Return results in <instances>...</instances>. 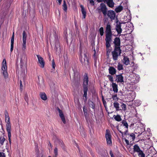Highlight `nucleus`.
<instances>
[{"label": "nucleus", "instance_id": "nucleus-29", "mask_svg": "<svg viewBox=\"0 0 157 157\" xmlns=\"http://www.w3.org/2000/svg\"><path fill=\"white\" fill-rule=\"evenodd\" d=\"M113 117L115 120L117 121H121V118L120 115H114Z\"/></svg>", "mask_w": 157, "mask_h": 157}, {"label": "nucleus", "instance_id": "nucleus-11", "mask_svg": "<svg viewBox=\"0 0 157 157\" xmlns=\"http://www.w3.org/2000/svg\"><path fill=\"white\" fill-rule=\"evenodd\" d=\"M116 78L115 81L117 83L121 82L122 83L124 82L123 80L124 78L121 74L116 75Z\"/></svg>", "mask_w": 157, "mask_h": 157}, {"label": "nucleus", "instance_id": "nucleus-50", "mask_svg": "<svg viewBox=\"0 0 157 157\" xmlns=\"http://www.w3.org/2000/svg\"><path fill=\"white\" fill-rule=\"evenodd\" d=\"M125 141L127 145H128L129 144V142L127 139H125Z\"/></svg>", "mask_w": 157, "mask_h": 157}, {"label": "nucleus", "instance_id": "nucleus-13", "mask_svg": "<svg viewBox=\"0 0 157 157\" xmlns=\"http://www.w3.org/2000/svg\"><path fill=\"white\" fill-rule=\"evenodd\" d=\"M111 42L112 40L109 41L108 43H107V42L106 41L105 46L106 48L107 54L108 56L109 55L111 51V49H110L109 48L111 46Z\"/></svg>", "mask_w": 157, "mask_h": 157}, {"label": "nucleus", "instance_id": "nucleus-9", "mask_svg": "<svg viewBox=\"0 0 157 157\" xmlns=\"http://www.w3.org/2000/svg\"><path fill=\"white\" fill-rule=\"evenodd\" d=\"M5 119L6 121L7 120L6 124V129H11V124L10 121V118L8 113L5 115Z\"/></svg>", "mask_w": 157, "mask_h": 157}, {"label": "nucleus", "instance_id": "nucleus-54", "mask_svg": "<svg viewBox=\"0 0 157 157\" xmlns=\"http://www.w3.org/2000/svg\"><path fill=\"white\" fill-rule=\"evenodd\" d=\"M119 132H120L121 134H122V135L123 134V132H122L121 131V130H119Z\"/></svg>", "mask_w": 157, "mask_h": 157}, {"label": "nucleus", "instance_id": "nucleus-8", "mask_svg": "<svg viewBox=\"0 0 157 157\" xmlns=\"http://www.w3.org/2000/svg\"><path fill=\"white\" fill-rule=\"evenodd\" d=\"M36 56L38 58V62L40 64L39 66L43 68L44 67L45 64L43 58L39 55H36Z\"/></svg>", "mask_w": 157, "mask_h": 157}, {"label": "nucleus", "instance_id": "nucleus-19", "mask_svg": "<svg viewBox=\"0 0 157 157\" xmlns=\"http://www.w3.org/2000/svg\"><path fill=\"white\" fill-rule=\"evenodd\" d=\"M123 63L126 66L128 65L130 63L129 58L126 56H124L123 59Z\"/></svg>", "mask_w": 157, "mask_h": 157}, {"label": "nucleus", "instance_id": "nucleus-58", "mask_svg": "<svg viewBox=\"0 0 157 157\" xmlns=\"http://www.w3.org/2000/svg\"><path fill=\"white\" fill-rule=\"evenodd\" d=\"M39 76L38 77V78H39Z\"/></svg>", "mask_w": 157, "mask_h": 157}, {"label": "nucleus", "instance_id": "nucleus-17", "mask_svg": "<svg viewBox=\"0 0 157 157\" xmlns=\"http://www.w3.org/2000/svg\"><path fill=\"white\" fill-rule=\"evenodd\" d=\"M109 73L111 75H115L116 72V69L113 67H110L109 69Z\"/></svg>", "mask_w": 157, "mask_h": 157}, {"label": "nucleus", "instance_id": "nucleus-27", "mask_svg": "<svg viewBox=\"0 0 157 157\" xmlns=\"http://www.w3.org/2000/svg\"><path fill=\"white\" fill-rule=\"evenodd\" d=\"M14 41V36H12L11 40L10 51L11 52L13 50Z\"/></svg>", "mask_w": 157, "mask_h": 157}, {"label": "nucleus", "instance_id": "nucleus-24", "mask_svg": "<svg viewBox=\"0 0 157 157\" xmlns=\"http://www.w3.org/2000/svg\"><path fill=\"white\" fill-rule=\"evenodd\" d=\"M133 149L134 152H136L138 153L141 151L140 147L137 144H135L134 146Z\"/></svg>", "mask_w": 157, "mask_h": 157}, {"label": "nucleus", "instance_id": "nucleus-33", "mask_svg": "<svg viewBox=\"0 0 157 157\" xmlns=\"http://www.w3.org/2000/svg\"><path fill=\"white\" fill-rule=\"evenodd\" d=\"M5 138L3 136H0V145H3L4 142L5 141Z\"/></svg>", "mask_w": 157, "mask_h": 157}, {"label": "nucleus", "instance_id": "nucleus-15", "mask_svg": "<svg viewBox=\"0 0 157 157\" xmlns=\"http://www.w3.org/2000/svg\"><path fill=\"white\" fill-rule=\"evenodd\" d=\"M121 24L120 23H117L116 26V30L118 34H120L122 31V29L121 28Z\"/></svg>", "mask_w": 157, "mask_h": 157}, {"label": "nucleus", "instance_id": "nucleus-32", "mask_svg": "<svg viewBox=\"0 0 157 157\" xmlns=\"http://www.w3.org/2000/svg\"><path fill=\"white\" fill-rule=\"evenodd\" d=\"M117 69L119 71L123 70V65L120 63H118L117 66Z\"/></svg>", "mask_w": 157, "mask_h": 157}, {"label": "nucleus", "instance_id": "nucleus-4", "mask_svg": "<svg viewBox=\"0 0 157 157\" xmlns=\"http://www.w3.org/2000/svg\"><path fill=\"white\" fill-rule=\"evenodd\" d=\"M6 62L5 59H3L2 62V69L3 71V74L5 77L6 78L8 76V73L7 71Z\"/></svg>", "mask_w": 157, "mask_h": 157}, {"label": "nucleus", "instance_id": "nucleus-51", "mask_svg": "<svg viewBox=\"0 0 157 157\" xmlns=\"http://www.w3.org/2000/svg\"><path fill=\"white\" fill-rule=\"evenodd\" d=\"M110 155L111 156V157H114V156H113V154L112 153V152L111 151H110Z\"/></svg>", "mask_w": 157, "mask_h": 157}, {"label": "nucleus", "instance_id": "nucleus-2", "mask_svg": "<svg viewBox=\"0 0 157 157\" xmlns=\"http://www.w3.org/2000/svg\"><path fill=\"white\" fill-rule=\"evenodd\" d=\"M105 41L107 43L109 41L112 40V32L111 30V26L110 25L107 24L105 29Z\"/></svg>", "mask_w": 157, "mask_h": 157}, {"label": "nucleus", "instance_id": "nucleus-34", "mask_svg": "<svg viewBox=\"0 0 157 157\" xmlns=\"http://www.w3.org/2000/svg\"><path fill=\"white\" fill-rule=\"evenodd\" d=\"M63 10L65 12H67V6L66 2L65 0H64L63 4Z\"/></svg>", "mask_w": 157, "mask_h": 157}, {"label": "nucleus", "instance_id": "nucleus-3", "mask_svg": "<svg viewBox=\"0 0 157 157\" xmlns=\"http://www.w3.org/2000/svg\"><path fill=\"white\" fill-rule=\"evenodd\" d=\"M121 53V50L120 47H115L114 51L112 52L113 58L114 60L117 59L118 56L120 55Z\"/></svg>", "mask_w": 157, "mask_h": 157}, {"label": "nucleus", "instance_id": "nucleus-56", "mask_svg": "<svg viewBox=\"0 0 157 157\" xmlns=\"http://www.w3.org/2000/svg\"><path fill=\"white\" fill-rule=\"evenodd\" d=\"M14 36V33H13V35H12V36Z\"/></svg>", "mask_w": 157, "mask_h": 157}, {"label": "nucleus", "instance_id": "nucleus-22", "mask_svg": "<svg viewBox=\"0 0 157 157\" xmlns=\"http://www.w3.org/2000/svg\"><path fill=\"white\" fill-rule=\"evenodd\" d=\"M40 95L41 98L44 101H45L47 99V96L45 93H40Z\"/></svg>", "mask_w": 157, "mask_h": 157}, {"label": "nucleus", "instance_id": "nucleus-30", "mask_svg": "<svg viewBox=\"0 0 157 157\" xmlns=\"http://www.w3.org/2000/svg\"><path fill=\"white\" fill-rule=\"evenodd\" d=\"M56 141L59 144V145L60 146L63 148H64V144L63 143V142L61 140L59 139H57Z\"/></svg>", "mask_w": 157, "mask_h": 157}, {"label": "nucleus", "instance_id": "nucleus-55", "mask_svg": "<svg viewBox=\"0 0 157 157\" xmlns=\"http://www.w3.org/2000/svg\"><path fill=\"white\" fill-rule=\"evenodd\" d=\"M20 62L21 63H22V62H23V60H22V58H21V60H20Z\"/></svg>", "mask_w": 157, "mask_h": 157}, {"label": "nucleus", "instance_id": "nucleus-7", "mask_svg": "<svg viewBox=\"0 0 157 157\" xmlns=\"http://www.w3.org/2000/svg\"><path fill=\"white\" fill-rule=\"evenodd\" d=\"M99 12H102L105 16L107 14V8L105 4L103 3H101L100 4Z\"/></svg>", "mask_w": 157, "mask_h": 157}, {"label": "nucleus", "instance_id": "nucleus-18", "mask_svg": "<svg viewBox=\"0 0 157 157\" xmlns=\"http://www.w3.org/2000/svg\"><path fill=\"white\" fill-rule=\"evenodd\" d=\"M113 89V91L115 93H117L118 91V85L115 83L113 82L111 85Z\"/></svg>", "mask_w": 157, "mask_h": 157}, {"label": "nucleus", "instance_id": "nucleus-36", "mask_svg": "<svg viewBox=\"0 0 157 157\" xmlns=\"http://www.w3.org/2000/svg\"><path fill=\"white\" fill-rule=\"evenodd\" d=\"M138 155L140 157H145V154L142 150L138 153Z\"/></svg>", "mask_w": 157, "mask_h": 157}, {"label": "nucleus", "instance_id": "nucleus-40", "mask_svg": "<svg viewBox=\"0 0 157 157\" xmlns=\"http://www.w3.org/2000/svg\"><path fill=\"white\" fill-rule=\"evenodd\" d=\"M134 77H136L135 80H132V82L134 83L138 82L139 80V77L138 76H136V75H135Z\"/></svg>", "mask_w": 157, "mask_h": 157}, {"label": "nucleus", "instance_id": "nucleus-5", "mask_svg": "<svg viewBox=\"0 0 157 157\" xmlns=\"http://www.w3.org/2000/svg\"><path fill=\"white\" fill-rule=\"evenodd\" d=\"M105 137L106 138L107 144L109 145L112 144L111 135L109 130L107 129L105 131Z\"/></svg>", "mask_w": 157, "mask_h": 157}, {"label": "nucleus", "instance_id": "nucleus-43", "mask_svg": "<svg viewBox=\"0 0 157 157\" xmlns=\"http://www.w3.org/2000/svg\"><path fill=\"white\" fill-rule=\"evenodd\" d=\"M25 101L27 102L29 100V97L27 94H25Z\"/></svg>", "mask_w": 157, "mask_h": 157}, {"label": "nucleus", "instance_id": "nucleus-6", "mask_svg": "<svg viewBox=\"0 0 157 157\" xmlns=\"http://www.w3.org/2000/svg\"><path fill=\"white\" fill-rule=\"evenodd\" d=\"M23 38V44L22 46V49L23 51H25L26 49V39L27 36V35L25 31H24L22 34Z\"/></svg>", "mask_w": 157, "mask_h": 157}, {"label": "nucleus", "instance_id": "nucleus-45", "mask_svg": "<svg viewBox=\"0 0 157 157\" xmlns=\"http://www.w3.org/2000/svg\"><path fill=\"white\" fill-rule=\"evenodd\" d=\"M52 68L53 69H55V66H56V65H55V62H54V59H53L52 60Z\"/></svg>", "mask_w": 157, "mask_h": 157}, {"label": "nucleus", "instance_id": "nucleus-31", "mask_svg": "<svg viewBox=\"0 0 157 157\" xmlns=\"http://www.w3.org/2000/svg\"><path fill=\"white\" fill-rule=\"evenodd\" d=\"M123 9V7L122 6H120L115 8V11L117 13L121 12Z\"/></svg>", "mask_w": 157, "mask_h": 157}, {"label": "nucleus", "instance_id": "nucleus-35", "mask_svg": "<svg viewBox=\"0 0 157 157\" xmlns=\"http://www.w3.org/2000/svg\"><path fill=\"white\" fill-rule=\"evenodd\" d=\"M99 31L101 36H102L103 35L104 33V29L103 27H101L99 29Z\"/></svg>", "mask_w": 157, "mask_h": 157}, {"label": "nucleus", "instance_id": "nucleus-42", "mask_svg": "<svg viewBox=\"0 0 157 157\" xmlns=\"http://www.w3.org/2000/svg\"><path fill=\"white\" fill-rule=\"evenodd\" d=\"M90 106L93 109H94V105L93 102L91 101L89 104Z\"/></svg>", "mask_w": 157, "mask_h": 157}, {"label": "nucleus", "instance_id": "nucleus-48", "mask_svg": "<svg viewBox=\"0 0 157 157\" xmlns=\"http://www.w3.org/2000/svg\"><path fill=\"white\" fill-rule=\"evenodd\" d=\"M20 89L22 90V89L23 86H22V81L21 80H20Z\"/></svg>", "mask_w": 157, "mask_h": 157}, {"label": "nucleus", "instance_id": "nucleus-12", "mask_svg": "<svg viewBox=\"0 0 157 157\" xmlns=\"http://www.w3.org/2000/svg\"><path fill=\"white\" fill-rule=\"evenodd\" d=\"M88 78L87 75H86L84 76L83 82V88H88Z\"/></svg>", "mask_w": 157, "mask_h": 157}, {"label": "nucleus", "instance_id": "nucleus-26", "mask_svg": "<svg viewBox=\"0 0 157 157\" xmlns=\"http://www.w3.org/2000/svg\"><path fill=\"white\" fill-rule=\"evenodd\" d=\"M6 130L8 132V140H9V142L10 144H11V129H6Z\"/></svg>", "mask_w": 157, "mask_h": 157}, {"label": "nucleus", "instance_id": "nucleus-46", "mask_svg": "<svg viewBox=\"0 0 157 157\" xmlns=\"http://www.w3.org/2000/svg\"><path fill=\"white\" fill-rule=\"evenodd\" d=\"M112 98L113 100L118 99L117 95L116 94L113 95L112 96Z\"/></svg>", "mask_w": 157, "mask_h": 157}, {"label": "nucleus", "instance_id": "nucleus-41", "mask_svg": "<svg viewBox=\"0 0 157 157\" xmlns=\"http://www.w3.org/2000/svg\"><path fill=\"white\" fill-rule=\"evenodd\" d=\"M130 136L132 137V140H134L135 138V134L133 133H132L130 134Z\"/></svg>", "mask_w": 157, "mask_h": 157}, {"label": "nucleus", "instance_id": "nucleus-1", "mask_svg": "<svg viewBox=\"0 0 157 157\" xmlns=\"http://www.w3.org/2000/svg\"><path fill=\"white\" fill-rule=\"evenodd\" d=\"M79 59L82 63H84L85 64H88L89 63V59L87 57L86 53L82 49L80 48Z\"/></svg>", "mask_w": 157, "mask_h": 157}, {"label": "nucleus", "instance_id": "nucleus-59", "mask_svg": "<svg viewBox=\"0 0 157 157\" xmlns=\"http://www.w3.org/2000/svg\"><path fill=\"white\" fill-rule=\"evenodd\" d=\"M48 157H51L50 156H48Z\"/></svg>", "mask_w": 157, "mask_h": 157}, {"label": "nucleus", "instance_id": "nucleus-10", "mask_svg": "<svg viewBox=\"0 0 157 157\" xmlns=\"http://www.w3.org/2000/svg\"><path fill=\"white\" fill-rule=\"evenodd\" d=\"M108 16L112 20L114 19L115 17V13L114 11L110 10L108 11Z\"/></svg>", "mask_w": 157, "mask_h": 157}, {"label": "nucleus", "instance_id": "nucleus-47", "mask_svg": "<svg viewBox=\"0 0 157 157\" xmlns=\"http://www.w3.org/2000/svg\"><path fill=\"white\" fill-rule=\"evenodd\" d=\"M0 157H5V154L3 152H0Z\"/></svg>", "mask_w": 157, "mask_h": 157}, {"label": "nucleus", "instance_id": "nucleus-23", "mask_svg": "<svg viewBox=\"0 0 157 157\" xmlns=\"http://www.w3.org/2000/svg\"><path fill=\"white\" fill-rule=\"evenodd\" d=\"M88 90V88H83V92L84 94L83 95V97H85V99L84 98V100L85 101H86L87 100V92Z\"/></svg>", "mask_w": 157, "mask_h": 157}, {"label": "nucleus", "instance_id": "nucleus-37", "mask_svg": "<svg viewBox=\"0 0 157 157\" xmlns=\"http://www.w3.org/2000/svg\"><path fill=\"white\" fill-rule=\"evenodd\" d=\"M83 109L84 116H85V117H86L87 116V109H85V106L83 107Z\"/></svg>", "mask_w": 157, "mask_h": 157}, {"label": "nucleus", "instance_id": "nucleus-52", "mask_svg": "<svg viewBox=\"0 0 157 157\" xmlns=\"http://www.w3.org/2000/svg\"><path fill=\"white\" fill-rule=\"evenodd\" d=\"M58 1L59 3V5H60L61 3L62 0H57Z\"/></svg>", "mask_w": 157, "mask_h": 157}, {"label": "nucleus", "instance_id": "nucleus-14", "mask_svg": "<svg viewBox=\"0 0 157 157\" xmlns=\"http://www.w3.org/2000/svg\"><path fill=\"white\" fill-rule=\"evenodd\" d=\"M58 110L59 113V116L61 118L64 124H65L66 123V121L65 120L64 116L63 113L62 111L59 108L58 109Z\"/></svg>", "mask_w": 157, "mask_h": 157}, {"label": "nucleus", "instance_id": "nucleus-38", "mask_svg": "<svg viewBox=\"0 0 157 157\" xmlns=\"http://www.w3.org/2000/svg\"><path fill=\"white\" fill-rule=\"evenodd\" d=\"M121 107L122 108V109L124 111H125L126 110V105L123 103L121 105Z\"/></svg>", "mask_w": 157, "mask_h": 157}, {"label": "nucleus", "instance_id": "nucleus-57", "mask_svg": "<svg viewBox=\"0 0 157 157\" xmlns=\"http://www.w3.org/2000/svg\"><path fill=\"white\" fill-rule=\"evenodd\" d=\"M133 79H134V78H133ZM134 80V79H133L132 80Z\"/></svg>", "mask_w": 157, "mask_h": 157}, {"label": "nucleus", "instance_id": "nucleus-28", "mask_svg": "<svg viewBox=\"0 0 157 157\" xmlns=\"http://www.w3.org/2000/svg\"><path fill=\"white\" fill-rule=\"evenodd\" d=\"M114 107L116 108L117 111H119L121 110V109H120L119 104L117 102H115L113 103Z\"/></svg>", "mask_w": 157, "mask_h": 157}, {"label": "nucleus", "instance_id": "nucleus-25", "mask_svg": "<svg viewBox=\"0 0 157 157\" xmlns=\"http://www.w3.org/2000/svg\"><path fill=\"white\" fill-rule=\"evenodd\" d=\"M80 7L81 8V11L82 14L83 18L84 19L86 17V12L82 5H81Z\"/></svg>", "mask_w": 157, "mask_h": 157}, {"label": "nucleus", "instance_id": "nucleus-53", "mask_svg": "<svg viewBox=\"0 0 157 157\" xmlns=\"http://www.w3.org/2000/svg\"><path fill=\"white\" fill-rule=\"evenodd\" d=\"M97 1L98 2H101L102 1H104V0H97Z\"/></svg>", "mask_w": 157, "mask_h": 157}, {"label": "nucleus", "instance_id": "nucleus-39", "mask_svg": "<svg viewBox=\"0 0 157 157\" xmlns=\"http://www.w3.org/2000/svg\"><path fill=\"white\" fill-rule=\"evenodd\" d=\"M54 153L56 156L58 155V148L56 147L54 149ZM53 157H56V156H54Z\"/></svg>", "mask_w": 157, "mask_h": 157}, {"label": "nucleus", "instance_id": "nucleus-49", "mask_svg": "<svg viewBox=\"0 0 157 157\" xmlns=\"http://www.w3.org/2000/svg\"><path fill=\"white\" fill-rule=\"evenodd\" d=\"M90 2V3L91 4L93 5H94V1L93 0H89Z\"/></svg>", "mask_w": 157, "mask_h": 157}, {"label": "nucleus", "instance_id": "nucleus-20", "mask_svg": "<svg viewBox=\"0 0 157 157\" xmlns=\"http://www.w3.org/2000/svg\"><path fill=\"white\" fill-rule=\"evenodd\" d=\"M122 123L123 126H125V130L124 132V134L125 135H126L127 133L128 132V124L125 121H122Z\"/></svg>", "mask_w": 157, "mask_h": 157}, {"label": "nucleus", "instance_id": "nucleus-21", "mask_svg": "<svg viewBox=\"0 0 157 157\" xmlns=\"http://www.w3.org/2000/svg\"><path fill=\"white\" fill-rule=\"evenodd\" d=\"M106 3L109 7L111 8L114 7V3L113 0H109L106 2Z\"/></svg>", "mask_w": 157, "mask_h": 157}, {"label": "nucleus", "instance_id": "nucleus-16", "mask_svg": "<svg viewBox=\"0 0 157 157\" xmlns=\"http://www.w3.org/2000/svg\"><path fill=\"white\" fill-rule=\"evenodd\" d=\"M114 43L115 45V47H120V40L119 38L116 37L114 40Z\"/></svg>", "mask_w": 157, "mask_h": 157}, {"label": "nucleus", "instance_id": "nucleus-44", "mask_svg": "<svg viewBox=\"0 0 157 157\" xmlns=\"http://www.w3.org/2000/svg\"><path fill=\"white\" fill-rule=\"evenodd\" d=\"M108 77L109 80L112 83L113 81V77L111 75H109Z\"/></svg>", "mask_w": 157, "mask_h": 157}]
</instances>
